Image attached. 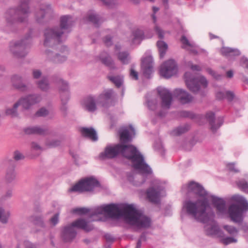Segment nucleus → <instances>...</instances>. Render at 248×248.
Listing matches in <instances>:
<instances>
[{
    "label": "nucleus",
    "mask_w": 248,
    "mask_h": 248,
    "mask_svg": "<svg viewBox=\"0 0 248 248\" xmlns=\"http://www.w3.org/2000/svg\"><path fill=\"white\" fill-rule=\"evenodd\" d=\"M73 214L82 215L89 213L91 221H101L100 216L119 219L124 218L128 224L138 228H148L151 225V219L138 211L132 205L109 204L96 207L92 210L86 208H76L72 211Z\"/></svg>",
    "instance_id": "obj_1"
},
{
    "label": "nucleus",
    "mask_w": 248,
    "mask_h": 248,
    "mask_svg": "<svg viewBox=\"0 0 248 248\" xmlns=\"http://www.w3.org/2000/svg\"><path fill=\"white\" fill-rule=\"evenodd\" d=\"M186 188L188 193H193L199 198L195 202L190 200L183 204V210L196 220L207 223L205 228L209 235L217 234L219 229L214 221L215 214L209 204V195L203 187L195 182H190L187 186H184L182 189Z\"/></svg>",
    "instance_id": "obj_2"
},
{
    "label": "nucleus",
    "mask_w": 248,
    "mask_h": 248,
    "mask_svg": "<svg viewBox=\"0 0 248 248\" xmlns=\"http://www.w3.org/2000/svg\"><path fill=\"white\" fill-rule=\"evenodd\" d=\"M135 130L132 125L123 128L120 132L121 144L108 145L106 146L104 152L100 155L102 158H113L118 155L130 160L133 167L142 175H148L152 173V170L146 163L143 155L137 149L132 145H124L131 141L135 135Z\"/></svg>",
    "instance_id": "obj_3"
},
{
    "label": "nucleus",
    "mask_w": 248,
    "mask_h": 248,
    "mask_svg": "<svg viewBox=\"0 0 248 248\" xmlns=\"http://www.w3.org/2000/svg\"><path fill=\"white\" fill-rule=\"evenodd\" d=\"M232 199L238 204L232 203L227 209L223 199L211 195L208 197V200H211L218 216L227 215L233 222L240 223L243 220L244 214L248 210V202L244 197L238 195L233 196Z\"/></svg>",
    "instance_id": "obj_4"
},
{
    "label": "nucleus",
    "mask_w": 248,
    "mask_h": 248,
    "mask_svg": "<svg viewBox=\"0 0 248 248\" xmlns=\"http://www.w3.org/2000/svg\"><path fill=\"white\" fill-rule=\"evenodd\" d=\"M75 21L69 15L62 16L60 19V27H56L46 30L45 31L44 46L46 47H54L56 44L64 41L70 28Z\"/></svg>",
    "instance_id": "obj_5"
},
{
    "label": "nucleus",
    "mask_w": 248,
    "mask_h": 248,
    "mask_svg": "<svg viewBox=\"0 0 248 248\" xmlns=\"http://www.w3.org/2000/svg\"><path fill=\"white\" fill-rule=\"evenodd\" d=\"M29 13V0L22 1L18 7L10 8L6 12L5 16L6 27L12 30L17 24L25 22Z\"/></svg>",
    "instance_id": "obj_6"
},
{
    "label": "nucleus",
    "mask_w": 248,
    "mask_h": 248,
    "mask_svg": "<svg viewBox=\"0 0 248 248\" xmlns=\"http://www.w3.org/2000/svg\"><path fill=\"white\" fill-rule=\"evenodd\" d=\"M75 228L82 229L86 232L91 231L93 229V226L89 222L84 219H78L63 229L62 237L65 242H70L76 237L77 232Z\"/></svg>",
    "instance_id": "obj_7"
},
{
    "label": "nucleus",
    "mask_w": 248,
    "mask_h": 248,
    "mask_svg": "<svg viewBox=\"0 0 248 248\" xmlns=\"http://www.w3.org/2000/svg\"><path fill=\"white\" fill-rule=\"evenodd\" d=\"M185 82L188 89L192 92L199 93L201 95H204V89L208 86V81L206 78L202 76L194 77L190 72L185 74Z\"/></svg>",
    "instance_id": "obj_8"
},
{
    "label": "nucleus",
    "mask_w": 248,
    "mask_h": 248,
    "mask_svg": "<svg viewBox=\"0 0 248 248\" xmlns=\"http://www.w3.org/2000/svg\"><path fill=\"white\" fill-rule=\"evenodd\" d=\"M31 43L30 36L24 39L12 42L10 45V49L13 54L16 57H24L28 53V49Z\"/></svg>",
    "instance_id": "obj_9"
},
{
    "label": "nucleus",
    "mask_w": 248,
    "mask_h": 248,
    "mask_svg": "<svg viewBox=\"0 0 248 248\" xmlns=\"http://www.w3.org/2000/svg\"><path fill=\"white\" fill-rule=\"evenodd\" d=\"M152 185L146 191L147 198L151 202L157 203L160 198L165 195L164 184L158 179H155Z\"/></svg>",
    "instance_id": "obj_10"
},
{
    "label": "nucleus",
    "mask_w": 248,
    "mask_h": 248,
    "mask_svg": "<svg viewBox=\"0 0 248 248\" xmlns=\"http://www.w3.org/2000/svg\"><path fill=\"white\" fill-rule=\"evenodd\" d=\"M100 186L98 181L93 177L86 178L80 181L69 189L70 192H78L92 191L95 187Z\"/></svg>",
    "instance_id": "obj_11"
},
{
    "label": "nucleus",
    "mask_w": 248,
    "mask_h": 248,
    "mask_svg": "<svg viewBox=\"0 0 248 248\" xmlns=\"http://www.w3.org/2000/svg\"><path fill=\"white\" fill-rule=\"evenodd\" d=\"M115 95L116 94L112 89L105 90L97 97V104L103 107L108 108L113 105V100Z\"/></svg>",
    "instance_id": "obj_12"
},
{
    "label": "nucleus",
    "mask_w": 248,
    "mask_h": 248,
    "mask_svg": "<svg viewBox=\"0 0 248 248\" xmlns=\"http://www.w3.org/2000/svg\"><path fill=\"white\" fill-rule=\"evenodd\" d=\"M54 82L59 88L62 103L63 105L61 108V110L65 111L66 110V108L64 105L66 104L69 98L68 84L61 78H58Z\"/></svg>",
    "instance_id": "obj_13"
},
{
    "label": "nucleus",
    "mask_w": 248,
    "mask_h": 248,
    "mask_svg": "<svg viewBox=\"0 0 248 248\" xmlns=\"http://www.w3.org/2000/svg\"><path fill=\"white\" fill-rule=\"evenodd\" d=\"M177 71L175 62L172 60H169L161 65L159 73L162 77L168 78L175 75Z\"/></svg>",
    "instance_id": "obj_14"
},
{
    "label": "nucleus",
    "mask_w": 248,
    "mask_h": 248,
    "mask_svg": "<svg viewBox=\"0 0 248 248\" xmlns=\"http://www.w3.org/2000/svg\"><path fill=\"white\" fill-rule=\"evenodd\" d=\"M157 91L161 99V108L163 109H169L172 101V94L170 91L165 88L158 87Z\"/></svg>",
    "instance_id": "obj_15"
},
{
    "label": "nucleus",
    "mask_w": 248,
    "mask_h": 248,
    "mask_svg": "<svg viewBox=\"0 0 248 248\" xmlns=\"http://www.w3.org/2000/svg\"><path fill=\"white\" fill-rule=\"evenodd\" d=\"M42 100V95L38 93L30 94L20 99L21 106L25 109L30 108L32 106L40 103Z\"/></svg>",
    "instance_id": "obj_16"
},
{
    "label": "nucleus",
    "mask_w": 248,
    "mask_h": 248,
    "mask_svg": "<svg viewBox=\"0 0 248 248\" xmlns=\"http://www.w3.org/2000/svg\"><path fill=\"white\" fill-rule=\"evenodd\" d=\"M52 14V10L48 4H43L35 14L36 20L38 23H42L46 18H49Z\"/></svg>",
    "instance_id": "obj_17"
},
{
    "label": "nucleus",
    "mask_w": 248,
    "mask_h": 248,
    "mask_svg": "<svg viewBox=\"0 0 248 248\" xmlns=\"http://www.w3.org/2000/svg\"><path fill=\"white\" fill-rule=\"evenodd\" d=\"M173 95L182 104L190 103L193 99V97L191 95L182 89H176L174 90Z\"/></svg>",
    "instance_id": "obj_18"
},
{
    "label": "nucleus",
    "mask_w": 248,
    "mask_h": 248,
    "mask_svg": "<svg viewBox=\"0 0 248 248\" xmlns=\"http://www.w3.org/2000/svg\"><path fill=\"white\" fill-rule=\"evenodd\" d=\"M141 68L144 76L148 78H150L153 72V59L151 56L143 58Z\"/></svg>",
    "instance_id": "obj_19"
},
{
    "label": "nucleus",
    "mask_w": 248,
    "mask_h": 248,
    "mask_svg": "<svg viewBox=\"0 0 248 248\" xmlns=\"http://www.w3.org/2000/svg\"><path fill=\"white\" fill-rule=\"evenodd\" d=\"M206 118L209 121L211 125V128L213 131H215L218 129L223 123V118L221 117L215 119V114L212 112H208L206 114Z\"/></svg>",
    "instance_id": "obj_20"
},
{
    "label": "nucleus",
    "mask_w": 248,
    "mask_h": 248,
    "mask_svg": "<svg viewBox=\"0 0 248 248\" xmlns=\"http://www.w3.org/2000/svg\"><path fill=\"white\" fill-rule=\"evenodd\" d=\"M47 60L53 63H61L66 60L67 57L65 55H61L58 53H54L48 49L45 52Z\"/></svg>",
    "instance_id": "obj_21"
},
{
    "label": "nucleus",
    "mask_w": 248,
    "mask_h": 248,
    "mask_svg": "<svg viewBox=\"0 0 248 248\" xmlns=\"http://www.w3.org/2000/svg\"><path fill=\"white\" fill-rule=\"evenodd\" d=\"M96 99L92 96L86 97L82 102V105L84 109L92 112L96 110Z\"/></svg>",
    "instance_id": "obj_22"
},
{
    "label": "nucleus",
    "mask_w": 248,
    "mask_h": 248,
    "mask_svg": "<svg viewBox=\"0 0 248 248\" xmlns=\"http://www.w3.org/2000/svg\"><path fill=\"white\" fill-rule=\"evenodd\" d=\"M146 104L148 108L155 111L159 107L158 104L157 96L153 93H148L146 97Z\"/></svg>",
    "instance_id": "obj_23"
},
{
    "label": "nucleus",
    "mask_w": 248,
    "mask_h": 248,
    "mask_svg": "<svg viewBox=\"0 0 248 248\" xmlns=\"http://www.w3.org/2000/svg\"><path fill=\"white\" fill-rule=\"evenodd\" d=\"M24 132L28 135L38 134L45 135L47 133V129L38 126H30L24 129Z\"/></svg>",
    "instance_id": "obj_24"
},
{
    "label": "nucleus",
    "mask_w": 248,
    "mask_h": 248,
    "mask_svg": "<svg viewBox=\"0 0 248 248\" xmlns=\"http://www.w3.org/2000/svg\"><path fill=\"white\" fill-rule=\"evenodd\" d=\"M11 82L13 86L16 89L23 92L28 90V87L22 82V78L19 76H13L11 78Z\"/></svg>",
    "instance_id": "obj_25"
},
{
    "label": "nucleus",
    "mask_w": 248,
    "mask_h": 248,
    "mask_svg": "<svg viewBox=\"0 0 248 248\" xmlns=\"http://www.w3.org/2000/svg\"><path fill=\"white\" fill-rule=\"evenodd\" d=\"M99 59L104 64L108 67L110 69H116L113 61L107 52H102L99 55Z\"/></svg>",
    "instance_id": "obj_26"
},
{
    "label": "nucleus",
    "mask_w": 248,
    "mask_h": 248,
    "mask_svg": "<svg viewBox=\"0 0 248 248\" xmlns=\"http://www.w3.org/2000/svg\"><path fill=\"white\" fill-rule=\"evenodd\" d=\"M80 131L82 136L89 138L92 141H95L98 140L96 132L92 127H82Z\"/></svg>",
    "instance_id": "obj_27"
},
{
    "label": "nucleus",
    "mask_w": 248,
    "mask_h": 248,
    "mask_svg": "<svg viewBox=\"0 0 248 248\" xmlns=\"http://www.w3.org/2000/svg\"><path fill=\"white\" fill-rule=\"evenodd\" d=\"M181 41L183 45L184 48L188 49L190 51L195 54L198 53L195 44L193 42H189L185 36L183 35L182 36Z\"/></svg>",
    "instance_id": "obj_28"
},
{
    "label": "nucleus",
    "mask_w": 248,
    "mask_h": 248,
    "mask_svg": "<svg viewBox=\"0 0 248 248\" xmlns=\"http://www.w3.org/2000/svg\"><path fill=\"white\" fill-rule=\"evenodd\" d=\"M221 54L227 57H231L240 55V51L237 49H234L228 47H222L220 49Z\"/></svg>",
    "instance_id": "obj_29"
},
{
    "label": "nucleus",
    "mask_w": 248,
    "mask_h": 248,
    "mask_svg": "<svg viewBox=\"0 0 248 248\" xmlns=\"http://www.w3.org/2000/svg\"><path fill=\"white\" fill-rule=\"evenodd\" d=\"M86 20L91 22L96 26H98L103 21L100 17L93 11L88 12L86 17Z\"/></svg>",
    "instance_id": "obj_30"
},
{
    "label": "nucleus",
    "mask_w": 248,
    "mask_h": 248,
    "mask_svg": "<svg viewBox=\"0 0 248 248\" xmlns=\"http://www.w3.org/2000/svg\"><path fill=\"white\" fill-rule=\"evenodd\" d=\"M21 105L20 99L16 103H15L12 108H8L5 110V114L6 115L9 116L12 118L16 117L18 115L17 111V108L19 106Z\"/></svg>",
    "instance_id": "obj_31"
},
{
    "label": "nucleus",
    "mask_w": 248,
    "mask_h": 248,
    "mask_svg": "<svg viewBox=\"0 0 248 248\" xmlns=\"http://www.w3.org/2000/svg\"><path fill=\"white\" fill-rule=\"evenodd\" d=\"M108 79L112 82L117 88L120 87L124 82V77L122 75H108Z\"/></svg>",
    "instance_id": "obj_32"
},
{
    "label": "nucleus",
    "mask_w": 248,
    "mask_h": 248,
    "mask_svg": "<svg viewBox=\"0 0 248 248\" xmlns=\"http://www.w3.org/2000/svg\"><path fill=\"white\" fill-rule=\"evenodd\" d=\"M236 184L242 191L248 193V176L245 178L241 179L236 182Z\"/></svg>",
    "instance_id": "obj_33"
},
{
    "label": "nucleus",
    "mask_w": 248,
    "mask_h": 248,
    "mask_svg": "<svg viewBox=\"0 0 248 248\" xmlns=\"http://www.w3.org/2000/svg\"><path fill=\"white\" fill-rule=\"evenodd\" d=\"M118 60L124 64H128L130 60L129 53L126 51L120 52L117 54Z\"/></svg>",
    "instance_id": "obj_34"
},
{
    "label": "nucleus",
    "mask_w": 248,
    "mask_h": 248,
    "mask_svg": "<svg viewBox=\"0 0 248 248\" xmlns=\"http://www.w3.org/2000/svg\"><path fill=\"white\" fill-rule=\"evenodd\" d=\"M11 216L9 211H5L2 207H0V222L3 224H6Z\"/></svg>",
    "instance_id": "obj_35"
},
{
    "label": "nucleus",
    "mask_w": 248,
    "mask_h": 248,
    "mask_svg": "<svg viewBox=\"0 0 248 248\" xmlns=\"http://www.w3.org/2000/svg\"><path fill=\"white\" fill-rule=\"evenodd\" d=\"M156 45L159 52L160 57V58H163L168 49V45L163 41H157Z\"/></svg>",
    "instance_id": "obj_36"
},
{
    "label": "nucleus",
    "mask_w": 248,
    "mask_h": 248,
    "mask_svg": "<svg viewBox=\"0 0 248 248\" xmlns=\"http://www.w3.org/2000/svg\"><path fill=\"white\" fill-rule=\"evenodd\" d=\"M29 221L35 225L44 227L43 218L41 216L32 215L29 218Z\"/></svg>",
    "instance_id": "obj_37"
},
{
    "label": "nucleus",
    "mask_w": 248,
    "mask_h": 248,
    "mask_svg": "<svg viewBox=\"0 0 248 248\" xmlns=\"http://www.w3.org/2000/svg\"><path fill=\"white\" fill-rule=\"evenodd\" d=\"M127 179L130 183L136 186H140L145 182V180L139 181L138 176L135 175L133 172H131L127 174Z\"/></svg>",
    "instance_id": "obj_38"
},
{
    "label": "nucleus",
    "mask_w": 248,
    "mask_h": 248,
    "mask_svg": "<svg viewBox=\"0 0 248 248\" xmlns=\"http://www.w3.org/2000/svg\"><path fill=\"white\" fill-rule=\"evenodd\" d=\"M134 38L132 40L133 44H140V41L143 38L144 34L141 30H136L133 33Z\"/></svg>",
    "instance_id": "obj_39"
},
{
    "label": "nucleus",
    "mask_w": 248,
    "mask_h": 248,
    "mask_svg": "<svg viewBox=\"0 0 248 248\" xmlns=\"http://www.w3.org/2000/svg\"><path fill=\"white\" fill-rule=\"evenodd\" d=\"M16 177V173L13 167L8 168L6 171L5 179L8 183L13 182Z\"/></svg>",
    "instance_id": "obj_40"
},
{
    "label": "nucleus",
    "mask_w": 248,
    "mask_h": 248,
    "mask_svg": "<svg viewBox=\"0 0 248 248\" xmlns=\"http://www.w3.org/2000/svg\"><path fill=\"white\" fill-rule=\"evenodd\" d=\"M38 87L43 91H46L49 89L48 80L46 78H43L37 83Z\"/></svg>",
    "instance_id": "obj_41"
},
{
    "label": "nucleus",
    "mask_w": 248,
    "mask_h": 248,
    "mask_svg": "<svg viewBox=\"0 0 248 248\" xmlns=\"http://www.w3.org/2000/svg\"><path fill=\"white\" fill-rule=\"evenodd\" d=\"M189 129V126L188 125H185L183 126H179L177 128L174 129L171 132V134L173 136H179L183 133H186Z\"/></svg>",
    "instance_id": "obj_42"
},
{
    "label": "nucleus",
    "mask_w": 248,
    "mask_h": 248,
    "mask_svg": "<svg viewBox=\"0 0 248 248\" xmlns=\"http://www.w3.org/2000/svg\"><path fill=\"white\" fill-rule=\"evenodd\" d=\"M224 229L232 236H236L238 233V230L234 227L230 225H224Z\"/></svg>",
    "instance_id": "obj_43"
},
{
    "label": "nucleus",
    "mask_w": 248,
    "mask_h": 248,
    "mask_svg": "<svg viewBox=\"0 0 248 248\" xmlns=\"http://www.w3.org/2000/svg\"><path fill=\"white\" fill-rule=\"evenodd\" d=\"M61 144V141L57 140H48L46 141V144L49 148L56 147L59 146Z\"/></svg>",
    "instance_id": "obj_44"
},
{
    "label": "nucleus",
    "mask_w": 248,
    "mask_h": 248,
    "mask_svg": "<svg viewBox=\"0 0 248 248\" xmlns=\"http://www.w3.org/2000/svg\"><path fill=\"white\" fill-rule=\"evenodd\" d=\"M16 248H36L35 245L29 241H25L23 243L18 244Z\"/></svg>",
    "instance_id": "obj_45"
},
{
    "label": "nucleus",
    "mask_w": 248,
    "mask_h": 248,
    "mask_svg": "<svg viewBox=\"0 0 248 248\" xmlns=\"http://www.w3.org/2000/svg\"><path fill=\"white\" fill-rule=\"evenodd\" d=\"M179 115L182 117L189 118L191 119H194L195 117V115L192 112L188 111H181L179 112Z\"/></svg>",
    "instance_id": "obj_46"
},
{
    "label": "nucleus",
    "mask_w": 248,
    "mask_h": 248,
    "mask_svg": "<svg viewBox=\"0 0 248 248\" xmlns=\"http://www.w3.org/2000/svg\"><path fill=\"white\" fill-rule=\"evenodd\" d=\"M48 114V110L45 108H42L36 112L35 115L37 117H45Z\"/></svg>",
    "instance_id": "obj_47"
},
{
    "label": "nucleus",
    "mask_w": 248,
    "mask_h": 248,
    "mask_svg": "<svg viewBox=\"0 0 248 248\" xmlns=\"http://www.w3.org/2000/svg\"><path fill=\"white\" fill-rule=\"evenodd\" d=\"M206 71L209 74L211 75L214 78L216 79H219L221 78V75L217 73L216 71L213 70L210 68L206 69Z\"/></svg>",
    "instance_id": "obj_48"
},
{
    "label": "nucleus",
    "mask_w": 248,
    "mask_h": 248,
    "mask_svg": "<svg viewBox=\"0 0 248 248\" xmlns=\"http://www.w3.org/2000/svg\"><path fill=\"white\" fill-rule=\"evenodd\" d=\"M235 236L226 237L222 239V242L225 245H228L232 243H236L237 239L234 238Z\"/></svg>",
    "instance_id": "obj_49"
},
{
    "label": "nucleus",
    "mask_w": 248,
    "mask_h": 248,
    "mask_svg": "<svg viewBox=\"0 0 248 248\" xmlns=\"http://www.w3.org/2000/svg\"><path fill=\"white\" fill-rule=\"evenodd\" d=\"M155 31L158 35V38L163 39L164 36L165 32L159 26L155 25Z\"/></svg>",
    "instance_id": "obj_50"
},
{
    "label": "nucleus",
    "mask_w": 248,
    "mask_h": 248,
    "mask_svg": "<svg viewBox=\"0 0 248 248\" xmlns=\"http://www.w3.org/2000/svg\"><path fill=\"white\" fill-rule=\"evenodd\" d=\"M13 158L16 161L20 160L24 158V155L19 151H15L14 152Z\"/></svg>",
    "instance_id": "obj_51"
},
{
    "label": "nucleus",
    "mask_w": 248,
    "mask_h": 248,
    "mask_svg": "<svg viewBox=\"0 0 248 248\" xmlns=\"http://www.w3.org/2000/svg\"><path fill=\"white\" fill-rule=\"evenodd\" d=\"M225 98H226L229 101H232L235 96L234 93L229 91L225 92Z\"/></svg>",
    "instance_id": "obj_52"
},
{
    "label": "nucleus",
    "mask_w": 248,
    "mask_h": 248,
    "mask_svg": "<svg viewBox=\"0 0 248 248\" xmlns=\"http://www.w3.org/2000/svg\"><path fill=\"white\" fill-rule=\"evenodd\" d=\"M31 149L35 151H41L42 148L37 143L32 142L31 143Z\"/></svg>",
    "instance_id": "obj_53"
},
{
    "label": "nucleus",
    "mask_w": 248,
    "mask_h": 248,
    "mask_svg": "<svg viewBox=\"0 0 248 248\" xmlns=\"http://www.w3.org/2000/svg\"><path fill=\"white\" fill-rule=\"evenodd\" d=\"M130 77L131 78L134 80H137L138 79V73L132 67L130 69Z\"/></svg>",
    "instance_id": "obj_54"
},
{
    "label": "nucleus",
    "mask_w": 248,
    "mask_h": 248,
    "mask_svg": "<svg viewBox=\"0 0 248 248\" xmlns=\"http://www.w3.org/2000/svg\"><path fill=\"white\" fill-rule=\"evenodd\" d=\"M188 66L190 67V68L193 71H200L202 70V68L198 65H194L192 64L191 62H189L188 63Z\"/></svg>",
    "instance_id": "obj_55"
},
{
    "label": "nucleus",
    "mask_w": 248,
    "mask_h": 248,
    "mask_svg": "<svg viewBox=\"0 0 248 248\" xmlns=\"http://www.w3.org/2000/svg\"><path fill=\"white\" fill-rule=\"evenodd\" d=\"M50 223L54 226L59 222V214H56L50 220Z\"/></svg>",
    "instance_id": "obj_56"
},
{
    "label": "nucleus",
    "mask_w": 248,
    "mask_h": 248,
    "mask_svg": "<svg viewBox=\"0 0 248 248\" xmlns=\"http://www.w3.org/2000/svg\"><path fill=\"white\" fill-rule=\"evenodd\" d=\"M240 65L248 69V59L245 57L242 58L240 61Z\"/></svg>",
    "instance_id": "obj_57"
},
{
    "label": "nucleus",
    "mask_w": 248,
    "mask_h": 248,
    "mask_svg": "<svg viewBox=\"0 0 248 248\" xmlns=\"http://www.w3.org/2000/svg\"><path fill=\"white\" fill-rule=\"evenodd\" d=\"M227 166L228 169L231 171L237 172L239 171L238 169L235 168V165L233 163H229Z\"/></svg>",
    "instance_id": "obj_58"
},
{
    "label": "nucleus",
    "mask_w": 248,
    "mask_h": 248,
    "mask_svg": "<svg viewBox=\"0 0 248 248\" xmlns=\"http://www.w3.org/2000/svg\"><path fill=\"white\" fill-rule=\"evenodd\" d=\"M145 240H146V238H145V234H142L141 235L140 238L139 239V240H138V241L137 242L136 248H141V242H142V241Z\"/></svg>",
    "instance_id": "obj_59"
},
{
    "label": "nucleus",
    "mask_w": 248,
    "mask_h": 248,
    "mask_svg": "<svg viewBox=\"0 0 248 248\" xmlns=\"http://www.w3.org/2000/svg\"><path fill=\"white\" fill-rule=\"evenodd\" d=\"M225 92H218L216 93V97L217 99L221 100L225 98Z\"/></svg>",
    "instance_id": "obj_60"
},
{
    "label": "nucleus",
    "mask_w": 248,
    "mask_h": 248,
    "mask_svg": "<svg viewBox=\"0 0 248 248\" xmlns=\"http://www.w3.org/2000/svg\"><path fill=\"white\" fill-rule=\"evenodd\" d=\"M32 74L34 78H38L41 76L42 73L39 70H34Z\"/></svg>",
    "instance_id": "obj_61"
},
{
    "label": "nucleus",
    "mask_w": 248,
    "mask_h": 248,
    "mask_svg": "<svg viewBox=\"0 0 248 248\" xmlns=\"http://www.w3.org/2000/svg\"><path fill=\"white\" fill-rule=\"evenodd\" d=\"M153 12H154V14L152 15V19L153 20V22L154 23H155L156 21V17L155 16V14L159 10V8L156 7H153Z\"/></svg>",
    "instance_id": "obj_62"
},
{
    "label": "nucleus",
    "mask_w": 248,
    "mask_h": 248,
    "mask_svg": "<svg viewBox=\"0 0 248 248\" xmlns=\"http://www.w3.org/2000/svg\"><path fill=\"white\" fill-rule=\"evenodd\" d=\"M104 42L107 46H110L112 45L111 38L109 36H106Z\"/></svg>",
    "instance_id": "obj_63"
},
{
    "label": "nucleus",
    "mask_w": 248,
    "mask_h": 248,
    "mask_svg": "<svg viewBox=\"0 0 248 248\" xmlns=\"http://www.w3.org/2000/svg\"><path fill=\"white\" fill-rule=\"evenodd\" d=\"M12 196V191L11 190H8L6 194L2 197L3 200H6L8 198H10Z\"/></svg>",
    "instance_id": "obj_64"
}]
</instances>
